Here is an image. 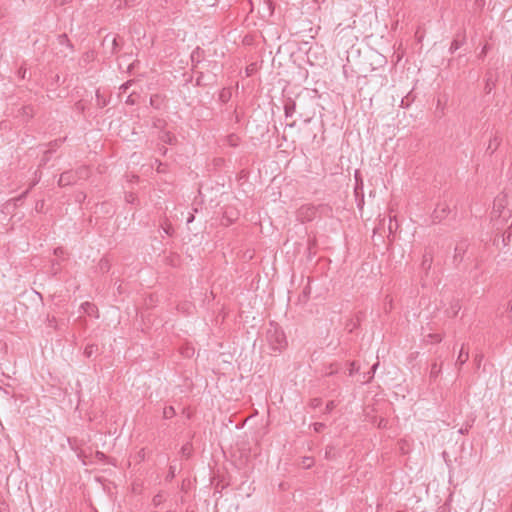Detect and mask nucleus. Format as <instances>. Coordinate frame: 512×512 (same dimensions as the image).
<instances>
[{"mask_svg":"<svg viewBox=\"0 0 512 512\" xmlns=\"http://www.w3.org/2000/svg\"><path fill=\"white\" fill-rule=\"evenodd\" d=\"M266 340L274 351H281L287 346L286 336L279 325L270 322L266 331Z\"/></svg>","mask_w":512,"mask_h":512,"instance_id":"f257e3e1","label":"nucleus"},{"mask_svg":"<svg viewBox=\"0 0 512 512\" xmlns=\"http://www.w3.org/2000/svg\"><path fill=\"white\" fill-rule=\"evenodd\" d=\"M507 198L505 195H498L493 203L491 219L495 225H502L511 218V210L507 209Z\"/></svg>","mask_w":512,"mask_h":512,"instance_id":"f03ea898","label":"nucleus"},{"mask_svg":"<svg viewBox=\"0 0 512 512\" xmlns=\"http://www.w3.org/2000/svg\"><path fill=\"white\" fill-rule=\"evenodd\" d=\"M81 176L78 175V172L74 171H65L60 175L58 180V185L60 187H65L75 183Z\"/></svg>","mask_w":512,"mask_h":512,"instance_id":"7ed1b4c3","label":"nucleus"},{"mask_svg":"<svg viewBox=\"0 0 512 512\" xmlns=\"http://www.w3.org/2000/svg\"><path fill=\"white\" fill-rule=\"evenodd\" d=\"M450 208L449 205L446 202H440L437 204L436 208L433 211V219L441 221L444 219L447 214L449 213Z\"/></svg>","mask_w":512,"mask_h":512,"instance_id":"20e7f679","label":"nucleus"},{"mask_svg":"<svg viewBox=\"0 0 512 512\" xmlns=\"http://www.w3.org/2000/svg\"><path fill=\"white\" fill-rule=\"evenodd\" d=\"M296 111V102L292 98H287L284 102V114L286 118H290Z\"/></svg>","mask_w":512,"mask_h":512,"instance_id":"39448f33","label":"nucleus"},{"mask_svg":"<svg viewBox=\"0 0 512 512\" xmlns=\"http://www.w3.org/2000/svg\"><path fill=\"white\" fill-rule=\"evenodd\" d=\"M80 310L88 315V316H94V317H98V310H97V307L93 304V303H90V302H84L81 304L80 306Z\"/></svg>","mask_w":512,"mask_h":512,"instance_id":"423d86ee","label":"nucleus"},{"mask_svg":"<svg viewBox=\"0 0 512 512\" xmlns=\"http://www.w3.org/2000/svg\"><path fill=\"white\" fill-rule=\"evenodd\" d=\"M158 138L161 142L169 145H174L177 141L175 135L168 131H161Z\"/></svg>","mask_w":512,"mask_h":512,"instance_id":"0eeeda50","label":"nucleus"},{"mask_svg":"<svg viewBox=\"0 0 512 512\" xmlns=\"http://www.w3.org/2000/svg\"><path fill=\"white\" fill-rule=\"evenodd\" d=\"M501 143V138L497 133H495L489 140L487 151H490V153H494L497 148L499 147Z\"/></svg>","mask_w":512,"mask_h":512,"instance_id":"6e6552de","label":"nucleus"},{"mask_svg":"<svg viewBox=\"0 0 512 512\" xmlns=\"http://www.w3.org/2000/svg\"><path fill=\"white\" fill-rule=\"evenodd\" d=\"M441 373V365L433 363L430 368V378L436 379Z\"/></svg>","mask_w":512,"mask_h":512,"instance_id":"1a4fd4ad","label":"nucleus"},{"mask_svg":"<svg viewBox=\"0 0 512 512\" xmlns=\"http://www.w3.org/2000/svg\"><path fill=\"white\" fill-rule=\"evenodd\" d=\"M468 358H469L468 352L465 351L464 348L462 347L459 352L456 364L463 365L468 360Z\"/></svg>","mask_w":512,"mask_h":512,"instance_id":"9d476101","label":"nucleus"},{"mask_svg":"<svg viewBox=\"0 0 512 512\" xmlns=\"http://www.w3.org/2000/svg\"><path fill=\"white\" fill-rule=\"evenodd\" d=\"M378 366H379V362H376L375 364H373V366L371 367V370L367 373V376L364 377V382H369L374 377V374H375Z\"/></svg>","mask_w":512,"mask_h":512,"instance_id":"9b49d317","label":"nucleus"},{"mask_svg":"<svg viewBox=\"0 0 512 512\" xmlns=\"http://www.w3.org/2000/svg\"><path fill=\"white\" fill-rule=\"evenodd\" d=\"M431 263H432V256L428 253H425L423 255V261H422L423 268L429 269L431 267Z\"/></svg>","mask_w":512,"mask_h":512,"instance_id":"f8f14e48","label":"nucleus"},{"mask_svg":"<svg viewBox=\"0 0 512 512\" xmlns=\"http://www.w3.org/2000/svg\"><path fill=\"white\" fill-rule=\"evenodd\" d=\"M175 415V410L172 406L165 407L163 410V416L166 419H170Z\"/></svg>","mask_w":512,"mask_h":512,"instance_id":"ddd939ff","label":"nucleus"},{"mask_svg":"<svg viewBox=\"0 0 512 512\" xmlns=\"http://www.w3.org/2000/svg\"><path fill=\"white\" fill-rule=\"evenodd\" d=\"M165 125L166 122L163 119L157 118L153 121V127L160 129L161 131H163L162 129L165 127Z\"/></svg>","mask_w":512,"mask_h":512,"instance_id":"4468645a","label":"nucleus"},{"mask_svg":"<svg viewBox=\"0 0 512 512\" xmlns=\"http://www.w3.org/2000/svg\"><path fill=\"white\" fill-rule=\"evenodd\" d=\"M96 350H97V346H96V345H94V344H91V345H87V346H86L84 353H85V355H86L87 357H91V356H92V354H93Z\"/></svg>","mask_w":512,"mask_h":512,"instance_id":"2eb2a0df","label":"nucleus"},{"mask_svg":"<svg viewBox=\"0 0 512 512\" xmlns=\"http://www.w3.org/2000/svg\"><path fill=\"white\" fill-rule=\"evenodd\" d=\"M137 200V197L134 193L129 192L125 194V201L130 204H135Z\"/></svg>","mask_w":512,"mask_h":512,"instance_id":"dca6fc26","label":"nucleus"},{"mask_svg":"<svg viewBox=\"0 0 512 512\" xmlns=\"http://www.w3.org/2000/svg\"><path fill=\"white\" fill-rule=\"evenodd\" d=\"M314 463V460L310 457H304L302 460V466L306 469L310 468Z\"/></svg>","mask_w":512,"mask_h":512,"instance_id":"f3484780","label":"nucleus"},{"mask_svg":"<svg viewBox=\"0 0 512 512\" xmlns=\"http://www.w3.org/2000/svg\"><path fill=\"white\" fill-rule=\"evenodd\" d=\"M41 179V173L39 171H36L35 172V177L30 185V188L31 189L32 187H34Z\"/></svg>","mask_w":512,"mask_h":512,"instance_id":"a211bd4d","label":"nucleus"},{"mask_svg":"<svg viewBox=\"0 0 512 512\" xmlns=\"http://www.w3.org/2000/svg\"><path fill=\"white\" fill-rule=\"evenodd\" d=\"M359 370V366L356 364V362H351L350 363V369H349V374L350 375H353L354 373L358 372Z\"/></svg>","mask_w":512,"mask_h":512,"instance_id":"6ab92c4d","label":"nucleus"},{"mask_svg":"<svg viewBox=\"0 0 512 512\" xmlns=\"http://www.w3.org/2000/svg\"><path fill=\"white\" fill-rule=\"evenodd\" d=\"M22 110L23 114L27 116V118L32 117L33 109L30 106H24Z\"/></svg>","mask_w":512,"mask_h":512,"instance_id":"aec40b11","label":"nucleus"},{"mask_svg":"<svg viewBox=\"0 0 512 512\" xmlns=\"http://www.w3.org/2000/svg\"><path fill=\"white\" fill-rule=\"evenodd\" d=\"M161 503H162V496H161L160 494H158V495L154 496V498H153V504H154L155 506H158V505H160Z\"/></svg>","mask_w":512,"mask_h":512,"instance_id":"412c9836","label":"nucleus"},{"mask_svg":"<svg viewBox=\"0 0 512 512\" xmlns=\"http://www.w3.org/2000/svg\"><path fill=\"white\" fill-rule=\"evenodd\" d=\"M100 269L108 271L109 265H108V261L107 260H101V262H100Z\"/></svg>","mask_w":512,"mask_h":512,"instance_id":"4be33fe9","label":"nucleus"},{"mask_svg":"<svg viewBox=\"0 0 512 512\" xmlns=\"http://www.w3.org/2000/svg\"><path fill=\"white\" fill-rule=\"evenodd\" d=\"M460 45H459V42L457 40H454L451 44V47H450V50L452 52L456 51L457 49H459Z\"/></svg>","mask_w":512,"mask_h":512,"instance_id":"5701e85b","label":"nucleus"},{"mask_svg":"<svg viewBox=\"0 0 512 512\" xmlns=\"http://www.w3.org/2000/svg\"><path fill=\"white\" fill-rule=\"evenodd\" d=\"M324 426L325 425L323 423H314L313 424L314 430L316 432H320L324 428Z\"/></svg>","mask_w":512,"mask_h":512,"instance_id":"b1692460","label":"nucleus"},{"mask_svg":"<svg viewBox=\"0 0 512 512\" xmlns=\"http://www.w3.org/2000/svg\"><path fill=\"white\" fill-rule=\"evenodd\" d=\"M463 251H464V250H463V248H462V247L457 246V247L455 248V258H457V257H461V254L463 253Z\"/></svg>","mask_w":512,"mask_h":512,"instance_id":"393cba45","label":"nucleus"},{"mask_svg":"<svg viewBox=\"0 0 512 512\" xmlns=\"http://www.w3.org/2000/svg\"><path fill=\"white\" fill-rule=\"evenodd\" d=\"M334 407H335V402L334 401H330L326 405V410L327 411H331Z\"/></svg>","mask_w":512,"mask_h":512,"instance_id":"a878e982","label":"nucleus"},{"mask_svg":"<svg viewBox=\"0 0 512 512\" xmlns=\"http://www.w3.org/2000/svg\"><path fill=\"white\" fill-rule=\"evenodd\" d=\"M112 44H113V51H115L118 46V40L116 37L113 38Z\"/></svg>","mask_w":512,"mask_h":512,"instance_id":"bb28decb","label":"nucleus"},{"mask_svg":"<svg viewBox=\"0 0 512 512\" xmlns=\"http://www.w3.org/2000/svg\"><path fill=\"white\" fill-rule=\"evenodd\" d=\"M129 85H130V82H126L123 85H121L120 89L125 92L128 89Z\"/></svg>","mask_w":512,"mask_h":512,"instance_id":"cd10ccee","label":"nucleus"},{"mask_svg":"<svg viewBox=\"0 0 512 512\" xmlns=\"http://www.w3.org/2000/svg\"><path fill=\"white\" fill-rule=\"evenodd\" d=\"M430 337H433L434 338V341L435 342H441V337L439 335H429Z\"/></svg>","mask_w":512,"mask_h":512,"instance_id":"c85d7f7f","label":"nucleus"},{"mask_svg":"<svg viewBox=\"0 0 512 512\" xmlns=\"http://www.w3.org/2000/svg\"><path fill=\"white\" fill-rule=\"evenodd\" d=\"M199 50H200V49H199V48H197L195 51H193V53H192V55H191L192 61H194V59H195V55H196V54H197V55L199 54Z\"/></svg>","mask_w":512,"mask_h":512,"instance_id":"c756f323","label":"nucleus"},{"mask_svg":"<svg viewBox=\"0 0 512 512\" xmlns=\"http://www.w3.org/2000/svg\"><path fill=\"white\" fill-rule=\"evenodd\" d=\"M163 231H164L167 235H170V234H171V227H165V228H163Z\"/></svg>","mask_w":512,"mask_h":512,"instance_id":"7c9ffc66","label":"nucleus"},{"mask_svg":"<svg viewBox=\"0 0 512 512\" xmlns=\"http://www.w3.org/2000/svg\"><path fill=\"white\" fill-rule=\"evenodd\" d=\"M156 97L157 96H152L150 99L151 105H153V106L155 105L154 103H156V100H155Z\"/></svg>","mask_w":512,"mask_h":512,"instance_id":"2f4dec72","label":"nucleus"},{"mask_svg":"<svg viewBox=\"0 0 512 512\" xmlns=\"http://www.w3.org/2000/svg\"><path fill=\"white\" fill-rule=\"evenodd\" d=\"M193 220H194V216H193V215H190V216L188 217V219H187V223H191V222H193Z\"/></svg>","mask_w":512,"mask_h":512,"instance_id":"473e14b6","label":"nucleus"},{"mask_svg":"<svg viewBox=\"0 0 512 512\" xmlns=\"http://www.w3.org/2000/svg\"><path fill=\"white\" fill-rule=\"evenodd\" d=\"M54 252L56 255H59V253H62V250L60 248H57V249H55Z\"/></svg>","mask_w":512,"mask_h":512,"instance_id":"72a5a7b5","label":"nucleus"},{"mask_svg":"<svg viewBox=\"0 0 512 512\" xmlns=\"http://www.w3.org/2000/svg\"><path fill=\"white\" fill-rule=\"evenodd\" d=\"M60 39H61V42H62L64 39H66V36L62 35V36H60Z\"/></svg>","mask_w":512,"mask_h":512,"instance_id":"f704fd0d","label":"nucleus"},{"mask_svg":"<svg viewBox=\"0 0 512 512\" xmlns=\"http://www.w3.org/2000/svg\"><path fill=\"white\" fill-rule=\"evenodd\" d=\"M182 450H183V453H185V452H187L188 448L187 447H183Z\"/></svg>","mask_w":512,"mask_h":512,"instance_id":"c9c22d12","label":"nucleus"},{"mask_svg":"<svg viewBox=\"0 0 512 512\" xmlns=\"http://www.w3.org/2000/svg\"><path fill=\"white\" fill-rule=\"evenodd\" d=\"M170 469H172V467H171ZM169 475H172V476H173V475H174V471H173V470H171V471L169 472Z\"/></svg>","mask_w":512,"mask_h":512,"instance_id":"e433bc0d","label":"nucleus"},{"mask_svg":"<svg viewBox=\"0 0 512 512\" xmlns=\"http://www.w3.org/2000/svg\"><path fill=\"white\" fill-rule=\"evenodd\" d=\"M170 469H172V467H171ZM169 475H172V476H173V475H174V471H173V470H171V471L169 472Z\"/></svg>","mask_w":512,"mask_h":512,"instance_id":"4c0bfd02","label":"nucleus"},{"mask_svg":"<svg viewBox=\"0 0 512 512\" xmlns=\"http://www.w3.org/2000/svg\"><path fill=\"white\" fill-rule=\"evenodd\" d=\"M42 162H43L42 164L44 165L47 162V159L46 158L43 159Z\"/></svg>","mask_w":512,"mask_h":512,"instance_id":"58836bf2","label":"nucleus"},{"mask_svg":"<svg viewBox=\"0 0 512 512\" xmlns=\"http://www.w3.org/2000/svg\"><path fill=\"white\" fill-rule=\"evenodd\" d=\"M96 96L99 98L100 97V94H99V91L96 92Z\"/></svg>","mask_w":512,"mask_h":512,"instance_id":"ea45409f","label":"nucleus"},{"mask_svg":"<svg viewBox=\"0 0 512 512\" xmlns=\"http://www.w3.org/2000/svg\"><path fill=\"white\" fill-rule=\"evenodd\" d=\"M166 152H167V149L163 148V154H165Z\"/></svg>","mask_w":512,"mask_h":512,"instance_id":"a19ab883","label":"nucleus"}]
</instances>
